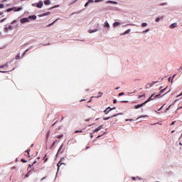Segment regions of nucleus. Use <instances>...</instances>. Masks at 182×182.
<instances>
[{
	"instance_id": "1",
	"label": "nucleus",
	"mask_w": 182,
	"mask_h": 182,
	"mask_svg": "<svg viewBox=\"0 0 182 182\" xmlns=\"http://www.w3.org/2000/svg\"><path fill=\"white\" fill-rule=\"evenodd\" d=\"M22 10V8L21 7H18V8H16V7H13V8H9L7 10H6V12L7 13H9V12H18V11H21Z\"/></svg>"
},
{
	"instance_id": "2",
	"label": "nucleus",
	"mask_w": 182,
	"mask_h": 182,
	"mask_svg": "<svg viewBox=\"0 0 182 182\" xmlns=\"http://www.w3.org/2000/svg\"><path fill=\"white\" fill-rule=\"evenodd\" d=\"M102 1H103V0H95V1L87 0V2H86V4H84V7H87V5H90V3H93V2L100 3V2H102Z\"/></svg>"
},
{
	"instance_id": "3",
	"label": "nucleus",
	"mask_w": 182,
	"mask_h": 182,
	"mask_svg": "<svg viewBox=\"0 0 182 182\" xmlns=\"http://www.w3.org/2000/svg\"><path fill=\"white\" fill-rule=\"evenodd\" d=\"M147 102H142V104H139V105H136L135 106H133V109H139L140 107H142L144 105H145Z\"/></svg>"
},
{
	"instance_id": "4",
	"label": "nucleus",
	"mask_w": 182,
	"mask_h": 182,
	"mask_svg": "<svg viewBox=\"0 0 182 182\" xmlns=\"http://www.w3.org/2000/svg\"><path fill=\"white\" fill-rule=\"evenodd\" d=\"M114 107L113 108H110V107H108V108H106V109H104V114H107L109 113V112H111V110H114Z\"/></svg>"
},
{
	"instance_id": "5",
	"label": "nucleus",
	"mask_w": 182,
	"mask_h": 182,
	"mask_svg": "<svg viewBox=\"0 0 182 182\" xmlns=\"http://www.w3.org/2000/svg\"><path fill=\"white\" fill-rule=\"evenodd\" d=\"M42 6H43V4H42V1H40L36 4H33V6L37 7L38 9L42 8Z\"/></svg>"
},
{
	"instance_id": "6",
	"label": "nucleus",
	"mask_w": 182,
	"mask_h": 182,
	"mask_svg": "<svg viewBox=\"0 0 182 182\" xmlns=\"http://www.w3.org/2000/svg\"><path fill=\"white\" fill-rule=\"evenodd\" d=\"M101 129H102V125H100L98 127H97L95 129H94L93 133L99 132V131H100Z\"/></svg>"
},
{
	"instance_id": "7",
	"label": "nucleus",
	"mask_w": 182,
	"mask_h": 182,
	"mask_svg": "<svg viewBox=\"0 0 182 182\" xmlns=\"http://www.w3.org/2000/svg\"><path fill=\"white\" fill-rule=\"evenodd\" d=\"M28 22H29V19H28V18H21V23H26Z\"/></svg>"
},
{
	"instance_id": "8",
	"label": "nucleus",
	"mask_w": 182,
	"mask_h": 182,
	"mask_svg": "<svg viewBox=\"0 0 182 182\" xmlns=\"http://www.w3.org/2000/svg\"><path fill=\"white\" fill-rule=\"evenodd\" d=\"M27 18L28 20H35L36 19V16H28V18Z\"/></svg>"
},
{
	"instance_id": "9",
	"label": "nucleus",
	"mask_w": 182,
	"mask_h": 182,
	"mask_svg": "<svg viewBox=\"0 0 182 182\" xmlns=\"http://www.w3.org/2000/svg\"><path fill=\"white\" fill-rule=\"evenodd\" d=\"M49 14H50V12H46V13H44V14H41V15H38V17H44V16H49Z\"/></svg>"
},
{
	"instance_id": "10",
	"label": "nucleus",
	"mask_w": 182,
	"mask_h": 182,
	"mask_svg": "<svg viewBox=\"0 0 182 182\" xmlns=\"http://www.w3.org/2000/svg\"><path fill=\"white\" fill-rule=\"evenodd\" d=\"M119 115H120V114H115V115L112 116L111 117H106V118H104V119H103L104 121L109 120L110 118H113V117H115L119 116Z\"/></svg>"
},
{
	"instance_id": "11",
	"label": "nucleus",
	"mask_w": 182,
	"mask_h": 182,
	"mask_svg": "<svg viewBox=\"0 0 182 182\" xmlns=\"http://www.w3.org/2000/svg\"><path fill=\"white\" fill-rule=\"evenodd\" d=\"M176 28V23H171V25H169V28L173 29Z\"/></svg>"
},
{
	"instance_id": "12",
	"label": "nucleus",
	"mask_w": 182,
	"mask_h": 182,
	"mask_svg": "<svg viewBox=\"0 0 182 182\" xmlns=\"http://www.w3.org/2000/svg\"><path fill=\"white\" fill-rule=\"evenodd\" d=\"M50 4H51V2L49 1V0H46V1H44V3H43V5L44 4V5L48 6V5H50Z\"/></svg>"
},
{
	"instance_id": "13",
	"label": "nucleus",
	"mask_w": 182,
	"mask_h": 182,
	"mask_svg": "<svg viewBox=\"0 0 182 182\" xmlns=\"http://www.w3.org/2000/svg\"><path fill=\"white\" fill-rule=\"evenodd\" d=\"M63 148H64V145H60V148H58V153H62V149H63Z\"/></svg>"
},
{
	"instance_id": "14",
	"label": "nucleus",
	"mask_w": 182,
	"mask_h": 182,
	"mask_svg": "<svg viewBox=\"0 0 182 182\" xmlns=\"http://www.w3.org/2000/svg\"><path fill=\"white\" fill-rule=\"evenodd\" d=\"M104 27L109 28V23L107 21L104 22Z\"/></svg>"
},
{
	"instance_id": "15",
	"label": "nucleus",
	"mask_w": 182,
	"mask_h": 182,
	"mask_svg": "<svg viewBox=\"0 0 182 182\" xmlns=\"http://www.w3.org/2000/svg\"><path fill=\"white\" fill-rule=\"evenodd\" d=\"M106 4H113L114 5L117 4V1H106Z\"/></svg>"
},
{
	"instance_id": "16",
	"label": "nucleus",
	"mask_w": 182,
	"mask_h": 182,
	"mask_svg": "<svg viewBox=\"0 0 182 182\" xmlns=\"http://www.w3.org/2000/svg\"><path fill=\"white\" fill-rule=\"evenodd\" d=\"M63 165H65V164L58 161V164H57V167L60 168V166Z\"/></svg>"
},
{
	"instance_id": "17",
	"label": "nucleus",
	"mask_w": 182,
	"mask_h": 182,
	"mask_svg": "<svg viewBox=\"0 0 182 182\" xmlns=\"http://www.w3.org/2000/svg\"><path fill=\"white\" fill-rule=\"evenodd\" d=\"M153 100H154V98H151V97H149V98H148V100H146L144 102L147 103L149 102L150 101H152Z\"/></svg>"
},
{
	"instance_id": "18",
	"label": "nucleus",
	"mask_w": 182,
	"mask_h": 182,
	"mask_svg": "<svg viewBox=\"0 0 182 182\" xmlns=\"http://www.w3.org/2000/svg\"><path fill=\"white\" fill-rule=\"evenodd\" d=\"M119 25H120V23H119V22L113 23V27L119 26Z\"/></svg>"
},
{
	"instance_id": "19",
	"label": "nucleus",
	"mask_w": 182,
	"mask_h": 182,
	"mask_svg": "<svg viewBox=\"0 0 182 182\" xmlns=\"http://www.w3.org/2000/svg\"><path fill=\"white\" fill-rule=\"evenodd\" d=\"M18 59H21V54L17 55V56H15V60H18Z\"/></svg>"
},
{
	"instance_id": "20",
	"label": "nucleus",
	"mask_w": 182,
	"mask_h": 182,
	"mask_svg": "<svg viewBox=\"0 0 182 182\" xmlns=\"http://www.w3.org/2000/svg\"><path fill=\"white\" fill-rule=\"evenodd\" d=\"M102 97V92H99L98 95H97L95 97V98H99V97Z\"/></svg>"
},
{
	"instance_id": "21",
	"label": "nucleus",
	"mask_w": 182,
	"mask_h": 182,
	"mask_svg": "<svg viewBox=\"0 0 182 182\" xmlns=\"http://www.w3.org/2000/svg\"><path fill=\"white\" fill-rule=\"evenodd\" d=\"M129 32H132V29L126 30V31H125V32H124V34L129 33Z\"/></svg>"
},
{
	"instance_id": "22",
	"label": "nucleus",
	"mask_w": 182,
	"mask_h": 182,
	"mask_svg": "<svg viewBox=\"0 0 182 182\" xmlns=\"http://www.w3.org/2000/svg\"><path fill=\"white\" fill-rule=\"evenodd\" d=\"M164 17H161V18H155V22H159V21H160L161 19L164 18Z\"/></svg>"
},
{
	"instance_id": "23",
	"label": "nucleus",
	"mask_w": 182,
	"mask_h": 182,
	"mask_svg": "<svg viewBox=\"0 0 182 182\" xmlns=\"http://www.w3.org/2000/svg\"><path fill=\"white\" fill-rule=\"evenodd\" d=\"M166 89H168V87H166V88L161 90V94L164 93Z\"/></svg>"
},
{
	"instance_id": "24",
	"label": "nucleus",
	"mask_w": 182,
	"mask_h": 182,
	"mask_svg": "<svg viewBox=\"0 0 182 182\" xmlns=\"http://www.w3.org/2000/svg\"><path fill=\"white\" fill-rule=\"evenodd\" d=\"M26 156H29V149L26 150Z\"/></svg>"
},
{
	"instance_id": "25",
	"label": "nucleus",
	"mask_w": 182,
	"mask_h": 182,
	"mask_svg": "<svg viewBox=\"0 0 182 182\" xmlns=\"http://www.w3.org/2000/svg\"><path fill=\"white\" fill-rule=\"evenodd\" d=\"M21 162L26 163L28 162V161H26L24 159H21Z\"/></svg>"
},
{
	"instance_id": "26",
	"label": "nucleus",
	"mask_w": 182,
	"mask_h": 182,
	"mask_svg": "<svg viewBox=\"0 0 182 182\" xmlns=\"http://www.w3.org/2000/svg\"><path fill=\"white\" fill-rule=\"evenodd\" d=\"M141 26L146 27V26H147V24L146 23H142Z\"/></svg>"
},
{
	"instance_id": "27",
	"label": "nucleus",
	"mask_w": 182,
	"mask_h": 182,
	"mask_svg": "<svg viewBox=\"0 0 182 182\" xmlns=\"http://www.w3.org/2000/svg\"><path fill=\"white\" fill-rule=\"evenodd\" d=\"M136 179H139V177H132V180L135 181Z\"/></svg>"
},
{
	"instance_id": "28",
	"label": "nucleus",
	"mask_w": 182,
	"mask_h": 182,
	"mask_svg": "<svg viewBox=\"0 0 182 182\" xmlns=\"http://www.w3.org/2000/svg\"><path fill=\"white\" fill-rule=\"evenodd\" d=\"M82 133V130H76L75 134Z\"/></svg>"
},
{
	"instance_id": "29",
	"label": "nucleus",
	"mask_w": 182,
	"mask_h": 182,
	"mask_svg": "<svg viewBox=\"0 0 182 182\" xmlns=\"http://www.w3.org/2000/svg\"><path fill=\"white\" fill-rule=\"evenodd\" d=\"M95 32H97V30H95V31H91V30H90V33H95Z\"/></svg>"
},
{
	"instance_id": "30",
	"label": "nucleus",
	"mask_w": 182,
	"mask_h": 182,
	"mask_svg": "<svg viewBox=\"0 0 182 182\" xmlns=\"http://www.w3.org/2000/svg\"><path fill=\"white\" fill-rule=\"evenodd\" d=\"M156 83H159V81L152 82H151V85H155Z\"/></svg>"
},
{
	"instance_id": "31",
	"label": "nucleus",
	"mask_w": 182,
	"mask_h": 182,
	"mask_svg": "<svg viewBox=\"0 0 182 182\" xmlns=\"http://www.w3.org/2000/svg\"><path fill=\"white\" fill-rule=\"evenodd\" d=\"M57 139H62V135H58V136H57Z\"/></svg>"
},
{
	"instance_id": "32",
	"label": "nucleus",
	"mask_w": 182,
	"mask_h": 182,
	"mask_svg": "<svg viewBox=\"0 0 182 182\" xmlns=\"http://www.w3.org/2000/svg\"><path fill=\"white\" fill-rule=\"evenodd\" d=\"M123 95H124V92H120V93H119V97L123 96Z\"/></svg>"
},
{
	"instance_id": "33",
	"label": "nucleus",
	"mask_w": 182,
	"mask_h": 182,
	"mask_svg": "<svg viewBox=\"0 0 182 182\" xmlns=\"http://www.w3.org/2000/svg\"><path fill=\"white\" fill-rule=\"evenodd\" d=\"M6 65H8V64H6V65H4L2 66H0V68H3L6 67Z\"/></svg>"
},
{
	"instance_id": "34",
	"label": "nucleus",
	"mask_w": 182,
	"mask_h": 182,
	"mask_svg": "<svg viewBox=\"0 0 182 182\" xmlns=\"http://www.w3.org/2000/svg\"><path fill=\"white\" fill-rule=\"evenodd\" d=\"M53 23H55V21H53V23H50L49 25H48V27H49V26L53 25Z\"/></svg>"
},
{
	"instance_id": "35",
	"label": "nucleus",
	"mask_w": 182,
	"mask_h": 182,
	"mask_svg": "<svg viewBox=\"0 0 182 182\" xmlns=\"http://www.w3.org/2000/svg\"><path fill=\"white\" fill-rule=\"evenodd\" d=\"M4 9V4H0V9Z\"/></svg>"
},
{
	"instance_id": "36",
	"label": "nucleus",
	"mask_w": 182,
	"mask_h": 182,
	"mask_svg": "<svg viewBox=\"0 0 182 182\" xmlns=\"http://www.w3.org/2000/svg\"><path fill=\"white\" fill-rule=\"evenodd\" d=\"M160 97V95H155V99H157Z\"/></svg>"
},
{
	"instance_id": "37",
	"label": "nucleus",
	"mask_w": 182,
	"mask_h": 182,
	"mask_svg": "<svg viewBox=\"0 0 182 182\" xmlns=\"http://www.w3.org/2000/svg\"><path fill=\"white\" fill-rule=\"evenodd\" d=\"M175 124V121L172 122L171 124H169V125H173Z\"/></svg>"
},
{
	"instance_id": "38",
	"label": "nucleus",
	"mask_w": 182,
	"mask_h": 182,
	"mask_svg": "<svg viewBox=\"0 0 182 182\" xmlns=\"http://www.w3.org/2000/svg\"><path fill=\"white\" fill-rule=\"evenodd\" d=\"M117 103V100H113V104Z\"/></svg>"
},
{
	"instance_id": "39",
	"label": "nucleus",
	"mask_w": 182,
	"mask_h": 182,
	"mask_svg": "<svg viewBox=\"0 0 182 182\" xmlns=\"http://www.w3.org/2000/svg\"><path fill=\"white\" fill-rule=\"evenodd\" d=\"M120 102H122V103H127V101H122Z\"/></svg>"
},
{
	"instance_id": "40",
	"label": "nucleus",
	"mask_w": 182,
	"mask_h": 182,
	"mask_svg": "<svg viewBox=\"0 0 182 182\" xmlns=\"http://www.w3.org/2000/svg\"><path fill=\"white\" fill-rule=\"evenodd\" d=\"M148 31H149V29H146V31H144V33H147Z\"/></svg>"
},
{
	"instance_id": "41",
	"label": "nucleus",
	"mask_w": 182,
	"mask_h": 182,
	"mask_svg": "<svg viewBox=\"0 0 182 182\" xmlns=\"http://www.w3.org/2000/svg\"><path fill=\"white\" fill-rule=\"evenodd\" d=\"M142 97H144V95H139V98H142Z\"/></svg>"
},
{
	"instance_id": "42",
	"label": "nucleus",
	"mask_w": 182,
	"mask_h": 182,
	"mask_svg": "<svg viewBox=\"0 0 182 182\" xmlns=\"http://www.w3.org/2000/svg\"><path fill=\"white\" fill-rule=\"evenodd\" d=\"M8 1V0H2V3Z\"/></svg>"
},
{
	"instance_id": "43",
	"label": "nucleus",
	"mask_w": 182,
	"mask_h": 182,
	"mask_svg": "<svg viewBox=\"0 0 182 182\" xmlns=\"http://www.w3.org/2000/svg\"><path fill=\"white\" fill-rule=\"evenodd\" d=\"M180 96H182V94L177 95V97H179Z\"/></svg>"
},
{
	"instance_id": "44",
	"label": "nucleus",
	"mask_w": 182,
	"mask_h": 182,
	"mask_svg": "<svg viewBox=\"0 0 182 182\" xmlns=\"http://www.w3.org/2000/svg\"><path fill=\"white\" fill-rule=\"evenodd\" d=\"M24 177L28 178V174H26V176H24Z\"/></svg>"
},
{
	"instance_id": "45",
	"label": "nucleus",
	"mask_w": 182,
	"mask_h": 182,
	"mask_svg": "<svg viewBox=\"0 0 182 182\" xmlns=\"http://www.w3.org/2000/svg\"><path fill=\"white\" fill-rule=\"evenodd\" d=\"M166 110H169V107H168V108H166Z\"/></svg>"
},
{
	"instance_id": "46",
	"label": "nucleus",
	"mask_w": 182,
	"mask_h": 182,
	"mask_svg": "<svg viewBox=\"0 0 182 182\" xmlns=\"http://www.w3.org/2000/svg\"><path fill=\"white\" fill-rule=\"evenodd\" d=\"M45 178H46V177L41 178V181H43V180H44Z\"/></svg>"
},
{
	"instance_id": "47",
	"label": "nucleus",
	"mask_w": 182,
	"mask_h": 182,
	"mask_svg": "<svg viewBox=\"0 0 182 182\" xmlns=\"http://www.w3.org/2000/svg\"><path fill=\"white\" fill-rule=\"evenodd\" d=\"M55 145V142H53V144H51V146H53Z\"/></svg>"
},
{
	"instance_id": "48",
	"label": "nucleus",
	"mask_w": 182,
	"mask_h": 182,
	"mask_svg": "<svg viewBox=\"0 0 182 182\" xmlns=\"http://www.w3.org/2000/svg\"><path fill=\"white\" fill-rule=\"evenodd\" d=\"M162 108H163V107H161V109H159V111L161 110V109H162Z\"/></svg>"
},
{
	"instance_id": "49",
	"label": "nucleus",
	"mask_w": 182,
	"mask_h": 182,
	"mask_svg": "<svg viewBox=\"0 0 182 182\" xmlns=\"http://www.w3.org/2000/svg\"><path fill=\"white\" fill-rule=\"evenodd\" d=\"M0 16H2V12H0Z\"/></svg>"
},
{
	"instance_id": "50",
	"label": "nucleus",
	"mask_w": 182,
	"mask_h": 182,
	"mask_svg": "<svg viewBox=\"0 0 182 182\" xmlns=\"http://www.w3.org/2000/svg\"><path fill=\"white\" fill-rule=\"evenodd\" d=\"M126 121L127 122V121H132V120L131 119H127Z\"/></svg>"
},
{
	"instance_id": "51",
	"label": "nucleus",
	"mask_w": 182,
	"mask_h": 182,
	"mask_svg": "<svg viewBox=\"0 0 182 182\" xmlns=\"http://www.w3.org/2000/svg\"><path fill=\"white\" fill-rule=\"evenodd\" d=\"M179 70H182V67L181 68V69H179Z\"/></svg>"
},
{
	"instance_id": "52",
	"label": "nucleus",
	"mask_w": 182,
	"mask_h": 182,
	"mask_svg": "<svg viewBox=\"0 0 182 182\" xmlns=\"http://www.w3.org/2000/svg\"><path fill=\"white\" fill-rule=\"evenodd\" d=\"M173 132H175V131H171V133H173Z\"/></svg>"
},
{
	"instance_id": "53",
	"label": "nucleus",
	"mask_w": 182,
	"mask_h": 182,
	"mask_svg": "<svg viewBox=\"0 0 182 182\" xmlns=\"http://www.w3.org/2000/svg\"><path fill=\"white\" fill-rule=\"evenodd\" d=\"M115 90H119V87L115 88Z\"/></svg>"
},
{
	"instance_id": "54",
	"label": "nucleus",
	"mask_w": 182,
	"mask_h": 182,
	"mask_svg": "<svg viewBox=\"0 0 182 182\" xmlns=\"http://www.w3.org/2000/svg\"><path fill=\"white\" fill-rule=\"evenodd\" d=\"M82 101H84V100H80V102H82Z\"/></svg>"
},
{
	"instance_id": "55",
	"label": "nucleus",
	"mask_w": 182,
	"mask_h": 182,
	"mask_svg": "<svg viewBox=\"0 0 182 182\" xmlns=\"http://www.w3.org/2000/svg\"><path fill=\"white\" fill-rule=\"evenodd\" d=\"M170 79H171V78H168V81H169Z\"/></svg>"
},
{
	"instance_id": "56",
	"label": "nucleus",
	"mask_w": 182,
	"mask_h": 182,
	"mask_svg": "<svg viewBox=\"0 0 182 182\" xmlns=\"http://www.w3.org/2000/svg\"><path fill=\"white\" fill-rule=\"evenodd\" d=\"M97 138H100V136H97Z\"/></svg>"
},
{
	"instance_id": "57",
	"label": "nucleus",
	"mask_w": 182,
	"mask_h": 182,
	"mask_svg": "<svg viewBox=\"0 0 182 182\" xmlns=\"http://www.w3.org/2000/svg\"><path fill=\"white\" fill-rule=\"evenodd\" d=\"M179 145L182 146V144H178Z\"/></svg>"
},
{
	"instance_id": "58",
	"label": "nucleus",
	"mask_w": 182,
	"mask_h": 182,
	"mask_svg": "<svg viewBox=\"0 0 182 182\" xmlns=\"http://www.w3.org/2000/svg\"><path fill=\"white\" fill-rule=\"evenodd\" d=\"M90 137H91V138H93V136H91Z\"/></svg>"
},
{
	"instance_id": "59",
	"label": "nucleus",
	"mask_w": 182,
	"mask_h": 182,
	"mask_svg": "<svg viewBox=\"0 0 182 182\" xmlns=\"http://www.w3.org/2000/svg\"><path fill=\"white\" fill-rule=\"evenodd\" d=\"M153 96H154V95H151V97H153Z\"/></svg>"
},
{
	"instance_id": "60",
	"label": "nucleus",
	"mask_w": 182,
	"mask_h": 182,
	"mask_svg": "<svg viewBox=\"0 0 182 182\" xmlns=\"http://www.w3.org/2000/svg\"><path fill=\"white\" fill-rule=\"evenodd\" d=\"M63 159H64V158L61 159L60 160H63Z\"/></svg>"
},
{
	"instance_id": "61",
	"label": "nucleus",
	"mask_w": 182,
	"mask_h": 182,
	"mask_svg": "<svg viewBox=\"0 0 182 182\" xmlns=\"http://www.w3.org/2000/svg\"><path fill=\"white\" fill-rule=\"evenodd\" d=\"M31 147H33V144H31Z\"/></svg>"
},
{
	"instance_id": "62",
	"label": "nucleus",
	"mask_w": 182,
	"mask_h": 182,
	"mask_svg": "<svg viewBox=\"0 0 182 182\" xmlns=\"http://www.w3.org/2000/svg\"><path fill=\"white\" fill-rule=\"evenodd\" d=\"M162 5H166V4H162Z\"/></svg>"
},
{
	"instance_id": "63",
	"label": "nucleus",
	"mask_w": 182,
	"mask_h": 182,
	"mask_svg": "<svg viewBox=\"0 0 182 182\" xmlns=\"http://www.w3.org/2000/svg\"><path fill=\"white\" fill-rule=\"evenodd\" d=\"M176 75H173V77H175Z\"/></svg>"
},
{
	"instance_id": "64",
	"label": "nucleus",
	"mask_w": 182,
	"mask_h": 182,
	"mask_svg": "<svg viewBox=\"0 0 182 182\" xmlns=\"http://www.w3.org/2000/svg\"><path fill=\"white\" fill-rule=\"evenodd\" d=\"M156 182H159V181H156Z\"/></svg>"
}]
</instances>
